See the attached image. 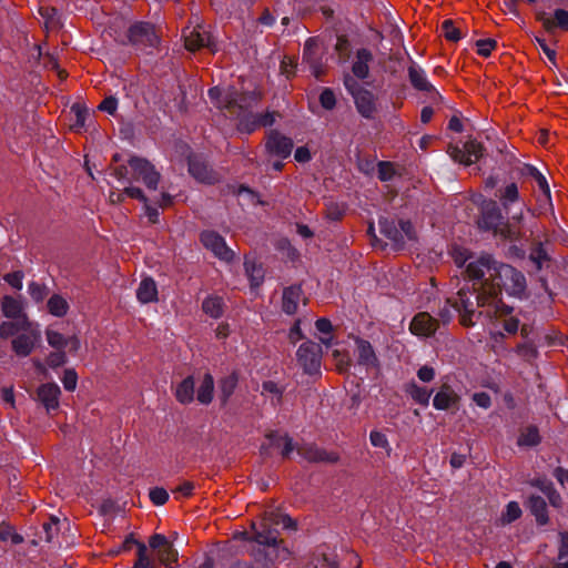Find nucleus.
Returning a JSON list of instances; mask_svg holds the SVG:
<instances>
[{"label":"nucleus","instance_id":"12","mask_svg":"<svg viewBox=\"0 0 568 568\" xmlns=\"http://www.w3.org/2000/svg\"><path fill=\"white\" fill-rule=\"evenodd\" d=\"M320 44L318 38H308L304 43L302 54L303 61L310 65L311 72L316 79H320L324 73L323 54L320 50Z\"/></svg>","mask_w":568,"mask_h":568},{"label":"nucleus","instance_id":"14","mask_svg":"<svg viewBox=\"0 0 568 568\" xmlns=\"http://www.w3.org/2000/svg\"><path fill=\"white\" fill-rule=\"evenodd\" d=\"M61 396V389L54 382L41 384L36 392L34 399L39 402L50 414L52 410L59 408V399Z\"/></svg>","mask_w":568,"mask_h":568},{"label":"nucleus","instance_id":"10","mask_svg":"<svg viewBox=\"0 0 568 568\" xmlns=\"http://www.w3.org/2000/svg\"><path fill=\"white\" fill-rule=\"evenodd\" d=\"M200 241L203 246L211 251L215 257L224 262L234 260L233 250L226 244L225 239L213 230H204L200 234Z\"/></svg>","mask_w":568,"mask_h":568},{"label":"nucleus","instance_id":"50","mask_svg":"<svg viewBox=\"0 0 568 568\" xmlns=\"http://www.w3.org/2000/svg\"><path fill=\"white\" fill-rule=\"evenodd\" d=\"M47 365L52 368L57 369L59 367L64 366L68 363V356L64 349L51 352L47 358H45Z\"/></svg>","mask_w":568,"mask_h":568},{"label":"nucleus","instance_id":"62","mask_svg":"<svg viewBox=\"0 0 568 568\" xmlns=\"http://www.w3.org/2000/svg\"><path fill=\"white\" fill-rule=\"evenodd\" d=\"M344 87L346 89V91L352 95V98L354 99L355 97H357V93L359 91H364L365 88H363L356 80L355 77H352L349 74H346L344 77Z\"/></svg>","mask_w":568,"mask_h":568},{"label":"nucleus","instance_id":"38","mask_svg":"<svg viewBox=\"0 0 568 568\" xmlns=\"http://www.w3.org/2000/svg\"><path fill=\"white\" fill-rule=\"evenodd\" d=\"M202 310L210 317L219 320L224 313V301L220 296L210 295L204 298Z\"/></svg>","mask_w":568,"mask_h":568},{"label":"nucleus","instance_id":"33","mask_svg":"<svg viewBox=\"0 0 568 568\" xmlns=\"http://www.w3.org/2000/svg\"><path fill=\"white\" fill-rule=\"evenodd\" d=\"M405 392L408 396H410V398L415 403L424 407H427L429 405V400L434 389H428L426 387L419 386L415 381H412L408 384H406Z\"/></svg>","mask_w":568,"mask_h":568},{"label":"nucleus","instance_id":"47","mask_svg":"<svg viewBox=\"0 0 568 568\" xmlns=\"http://www.w3.org/2000/svg\"><path fill=\"white\" fill-rule=\"evenodd\" d=\"M45 337L48 344L53 347L55 351L65 349L67 347V337L53 329L47 328Z\"/></svg>","mask_w":568,"mask_h":568},{"label":"nucleus","instance_id":"34","mask_svg":"<svg viewBox=\"0 0 568 568\" xmlns=\"http://www.w3.org/2000/svg\"><path fill=\"white\" fill-rule=\"evenodd\" d=\"M214 396V378L211 373H205L196 392V399L202 405L212 403Z\"/></svg>","mask_w":568,"mask_h":568},{"label":"nucleus","instance_id":"42","mask_svg":"<svg viewBox=\"0 0 568 568\" xmlns=\"http://www.w3.org/2000/svg\"><path fill=\"white\" fill-rule=\"evenodd\" d=\"M158 558L162 565L170 567L172 564L178 562L179 552L173 544L170 542L158 551Z\"/></svg>","mask_w":568,"mask_h":568},{"label":"nucleus","instance_id":"44","mask_svg":"<svg viewBox=\"0 0 568 568\" xmlns=\"http://www.w3.org/2000/svg\"><path fill=\"white\" fill-rule=\"evenodd\" d=\"M28 293L36 303H41L49 294V288L45 284L32 281L28 285Z\"/></svg>","mask_w":568,"mask_h":568},{"label":"nucleus","instance_id":"9","mask_svg":"<svg viewBox=\"0 0 568 568\" xmlns=\"http://www.w3.org/2000/svg\"><path fill=\"white\" fill-rule=\"evenodd\" d=\"M187 171L190 175L200 183L214 185L222 179L221 174L201 155L187 158Z\"/></svg>","mask_w":568,"mask_h":568},{"label":"nucleus","instance_id":"17","mask_svg":"<svg viewBox=\"0 0 568 568\" xmlns=\"http://www.w3.org/2000/svg\"><path fill=\"white\" fill-rule=\"evenodd\" d=\"M185 47L190 51L207 48L212 51L216 50V44L212 34L202 27L194 28L187 37H185Z\"/></svg>","mask_w":568,"mask_h":568},{"label":"nucleus","instance_id":"58","mask_svg":"<svg viewBox=\"0 0 568 568\" xmlns=\"http://www.w3.org/2000/svg\"><path fill=\"white\" fill-rule=\"evenodd\" d=\"M61 382L65 390L73 392L78 383L77 372L73 368L65 369L61 378Z\"/></svg>","mask_w":568,"mask_h":568},{"label":"nucleus","instance_id":"4","mask_svg":"<svg viewBox=\"0 0 568 568\" xmlns=\"http://www.w3.org/2000/svg\"><path fill=\"white\" fill-rule=\"evenodd\" d=\"M262 99L256 90L241 91L234 85L226 88V112L230 115L251 111Z\"/></svg>","mask_w":568,"mask_h":568},{"label":"nucleus","instance_id":"18","mask_svg":"<svg viewBox=\"0 0 568 568\" xmlns=\"http://www.w3.org/2000/svg\"><path fill=\"white\" fill-rule=\"evenodd\" d=\"M495 196L499 200V205L506 212H509L515 204H519L524 200L516 182H509L498 187Z\"/></svg>","mask_w":568,"mask_h":568},{"label":"nucleus","instance_id":"37","mask_svg":"<svg viewBox=\"0 0 568 568\" xmlns=\"http://www.w3.org/2000/svg\"><path fill=\"white\" fill-rule=\"evenodd\" d=\"M245 274L250 280L251 287H260L264 282L265 272L262 264L245 260L244 262Z\"/></svg>","mask_w":568,"mask_h":568},{"label":"nucleus","instance_id":"35","mask_svg":"<svg viewBox=\"0 0 568 568\" xmlns=\"http://www.w3.org/2000/svg\"><path fill=\"white\" fill-rule=\"evenodd\" d=\"M237 120L236 129L240 133L252 134L258 129L256 113L246 111L231 115Z\"/></svg>","mask_w":568,"mask_h":568},{"label":"nucleus","instance_id":"48","mask_svg":"<svg viewBox=\"0 0 568 568\" xmlns=\"http://www.w3.org/2000/svg\"><path fill=\"white\" fill-rule=\"evenodd\" d=\"M124 196H129L131 199L138 200V201L142 202L143 204H146V202L149 201V199L145 196L142 189H140L138 186H133V185L125 186L123 192L118 195L116 201L122 202Z\"/></svg>","mask_w":568,"mask_h":568},{"label":"nucleus","instance_id":"27","mask_svg":"<svg viewBox=\"0 0 568 568\" xmlns=\"http://www.w3.org/2000/svg\"><path fill=\"white\" fill-rule=\"evenodd\" d=\"M1 311L3 316L10 320H23V316H28L22 301L11 295L2 296Z\"/></svg>","mask_w":568,"mask_h":568},{"label":"nucleus","instance_id":"39","mask_svg":"<svg viewBox=\"0 0 568 568\" xmlns=\"http://www.w3.org/2000/svg\"><path fill=\"white\" fill-rule=\"evenodd\" d=\"M541 442L539 429L535 425H529L520 430L517 438V445L519 447H535Z\"/></svg>","mask_w":568,"mask_h":568},{"label":"nucleus","instance_id":"36","mask_svg":"<svg viewBox=\"0 0 568 568\" xmlns=\"http://www.w3.org/2000/svg\"><path fill=\"white\" fill-rule=\"evenodd\" d=\"M248 540L255 541L258 545L277 548L282 542L278 540V531L273 528H264L262 530H255L254 536Z\"/></svg>","mask_w":568,"mask_h":568},{"label":"nucleus","instance_id":"45","mask_svg":"<svg viewBox=\"0 0 568 568\" xmlns=\"http://www.w3.org/2000/svg\"><path fill=\"white\" fill-rule=\"evenodd\" d=\"M523 515L521 508L517 501H509L506 505L505 511L501 515V521L504 524H511L519 519Z\"/></svg>","mask_w":568,"mask_h":568},{"label":"nucleus","instance_id":"31","mask_svg":"<svg viewBox=\"0 0 568 568\" xmlns=\"http://www.w3.org/2000/svg\"><path fill=\"white\" fill-rule=\"evenodd\" d=\"M195 382L192 375L186 376L175 387V398L183 405L191 404L194 400Z\"/></svg>","mask_w":568,"mask_h":568},{"label":"nucleus","instance_id":"52","mask_svg":"<svg viewBox=\"0 0 568 568\" xmlns=\"http://www.w3.org/2000/svg\"><path fill=\"white\" fill-rule=\"evenodd\" d=\"M369 442L376 448H383L390 452V445L386 435L379 430H372L369 434Z\"/></svg>","mask_w":568,"mask_h":568},{"label":"nucleus","instance_id":"61","mask_svg":"<svg viewBox=\"0 0 568 568\" xmlns=\"http://www.w3.org/2000/svg\"><path fill=\"white\" fill-rule=\"evenodd\" d=\"M0 540H10L13 545H19L23 541L21 535L14 532L10 526L0 527Z\"/></svg>","mask_w":568,"mask_h":568},{"label":"nucleus","instance_id":"56","mask_svg":"<svg viewBox=\"0 0 568 568\" xmlns=\"http://www.w3.org/2000/svg\"><path fill=\"white\" fill-rule=\"evenodd\" d=\"M477 53L484 58H488L491 51L496 48L497 41L494 39H480L475 43Z\"/></svg>","mask_w":568,"mask_h":568},{"label":"nucleus","instance_id":"20","mask_svg":"<svg viewBox=\"0 0 568 568\" xmlns=\"http://www.w3.org/2000/svg\"><path fill=\"white\" fill-rule=\"evenodd\" d=\"M302 296L303 288L301 284H292L284 287L282 293V311L286 315L296 314Z\"/></svg>","mask_w":568,"mask_h":568},{"label":"nucleus","instance_id":"1","mask_svg":"<svg viewBox=\"0 0 568 568\" xmlns=\"http://www.w3.org/2000/svg\"><path fill=\"white\" fill-rule=\"evenodd\" d=\"M466 273L473 281L485 280L489 273L488 285L498 288L497 296L504 290L509 296L523 298L527 291L526 276L510 264L497 261L491 254L483 253L466 265Z\"/></svg>","mask_w":568,"mask_h":568},{"label":"nucleus","instance_id":"11","mask_svg":"<svg viewBox=\"0 0 568 568\" xmlns=\"http://www.w3.org/2000/svg\"><path fill=\"white\" fill-rule=\"evenodd\" d=\"M294 142L291 138L277 130H270L266 134L265 151L273 156L287 159L293 151Z\"/></svg>","mask_w":568,"mask_h":568},{"label":"nucleus","instance_id":"53","mask_svg":"<svg viewBox=\"0 0 568 568\" xmlns=\"http://www.w3.org/2000/svg\"><path fill=\"white\" fill-rule=\"evenodd\" d=\"M59 523H60L59 518H57L54 516H51L49 521L43 523L42 528H43V531H44V540L47 542L52 541L54 536L58 534V531H59V527H58Z\"/></svg>","mask_w":568,"mask_h":568},{"label":"nucleus","instance_id":"49","mask_svg":"<svg viewBox=\"0 0 568 568\" xmlns=\"http://www.w3.org/2000/svg\"><path fill=\"white\" fill-rule=\"evenodd\" d=\"M132 568H156V565L150 559L148 555V548L145 545H139L136 560L134 561Z\"/></svg>","mask_w":568,"mask_h":568},{"label":"nucleus","instance_id":"7","mask_svg":"<svg viewBox=\"0 0 568 568\" xmlns=\"http://www.w3.org/2000/svg\"><path fill=\"white\" fill-rule=\"evenodd\" d=\"M322 346L311 339L303 342L296 352V359L307 375L321 374Z\"/></svg>","mask_w":568,"mask_h":568},{"label":"nucleus","instance_id":"25","mask_svg":"<svg viewBox=\"0 0 568 568\" xmlns=\"http://www.w3.org/2000/svg\"><path fill=\"white\" fill-rule=\"evenodd\" d=\"M374 57L371 50L361 48L356 51L355 61L352 65V72L356 79L364 80L369 75V63Z\"/></svg>","mask_w":568,"mask_h":568},{"label":"nucleus","instance_id":"23","mask_svg":"<svg viewBox=\"0 0 568 568\" xmlns=\"http://www.w3.org/2000/svg\"><path fill=\"white\" fill-rule=\"evenodd\" d=\"M536 19L542 23V27L547 31H552L555 28L568 30V11L565 9H556L552 19H549L545 11H538L536 13Z\"/></svg>","mask_w":568,"mask_h":568},{"label":"nucleus","instance_id":"29","mask_svg":"<svg viewBox=\"0 0 568 568\" xmlns=\"http://www.w3.org/2000/svg\"><path fill=\"white\" fill-rule=\"evenodd\" d=\"M136 298L142 304L158 301V286L152 277L143 278L136 288Z\"/></svg>","mask_w":568,"mask_h":568},{"label":"nucleus","instance_id":"6","mask_svg":"<svg viewBox=\"0 0 568 568\" xmlns=\"http://www.w3.org/2000/svg\"><path fill=\"white\" fill-rule=\"evenodd\" d=\"M42 334L40 325L31 321L29 328H23L16 337L11 339V349L19 358L30 356L33 351L40 345Z\"/></svg>","mask_w":568,"mask_h":568},{"label":"nucleus","instance_id":"30","mask_svg":"<svg viewBox=\"0 0 568 568\" xmlns=\"http://www.w3.org/2000/svg\"><path fill=\"white\" fill-rule=\"evenodd\" d=\"M31 326L29 316H23V320H11L0 323V338L8 339L16 337L23 328Z\"/></svg>","mask_w":568,"mask_h":568},{"label":"nucleus","instance_id":"22","mask_svg":"<svg viewBox=\"0 0 568 568\" xmlns=\"http://www.w3.org/2000/svg\"><path fill=\"white\" fill-rule=\"evenodd\" d=\"M526 507L535 517L537 525L545 526L549 523L547 501L539 495H530L527 498Z\"/></svg>","mask_w":568,"mask_h":568},{"label":"nucleus","instance_id":"21","mask_svg":"<svg viewBox=\"0 0 568 568\" xmlns=\"http://www.w3.org/2000/svg\"><path fill=\"white\" fill-rule=\"evenodd\" d=\"M459 399V395L452 388V386L444 384L435 394L433 398V406L437 410H448L456 407Z\"/></svg>","mask_w":568,"mask_h":568},{"label":"nucleus","instance_id":"41","mask_svg":"<svg viewBox=\"0 0 568 568\" xmlns=\"http://www.w3.org/2000/svg\"><path fill=\"white\" fill-rule=\"evenodd\" d=\"M464 151L466 152L465 165H470L471 163L478 161L484 154V148L477 141L466 142L464 145Z\"/></svg>","mask_w":568,"mask_h":568},{"label":"nucleus","instance_id":"63","mask_svg":"<svg viewBox=\"0 0 568 568\" xmlns=\"http://www.w3.org/2000/svg\"><path fill=\"white\" fill-rule=\"evenodd\" d=\"M24 273L22 271H14L3 276V280L13 288L20 291L22 288V281Z\"/></svg>","mask_w":568,"mask_h":568},{"label":"nucleus","instance_id":"19","mask_svg":"<svg viewBox=\"0 0 568 568\" xmlns=\"http://www.w3.org/2000/svg\"><path fill=\"white\" fill-rule=\"evenodd\" d=\"M354 104L357 110V112L363 116L364 119L372 120L375 118V114L377 112V105H376V97L374 93L367 89L364 91H359L357 93V97L354 99Z\"/></svg>","mask_w":568,"mask_h":568},{"label":"nucleus","instance_id":"57","mask_svg":"<svg viewBox=\"0 0 568 568\" xmlns=\"http://www.w3.org/2000/svg\"><path fill=\"white\" fill-rule=\"evenodd\" d=\"M150 500L155 506H162L169 500V493L162 487H153L149 491Z\"/></svg>","mask_w":568,"mask_h":568},{"label":"nucleus","instance_id":"3","mask_svg":"<svg viewBox=\"0 0 568 568\" xmlns=\"http://www.w3.org/2000/svg\"><path fill=\"white\" fill-rule=\"evenodd\" d=\"M126 42L136 50L155 49L160 44V37L155 31L153 23L148 21H136L132 23L126 31Z\"/></svg>","mask_w":568,"mask_h":568},{"label":"nucleus","instance_id":"64","mask_svg":"<svg viewBox=\"0 0 568 568\" xmlns=\"http://www.w3.org/2000/svg\"><path fill=\"white\" fill-rule=\"evenodd\" d=\"M496 235H499L500 237L510 241H518L520 239V233L513 230L509 226L508 222L505 221L504 224L499 227V231L497 232Z\"/></svg>","mask_w":568,"mask_h":568},{"label":"nucleus","instance_id":"54","mask_svg":"<svg viewBox=\"0 0 568 568\" xmlns=\"http://www.w3.org/2000/svg\"><path fill=\"white\" fill-rule=\"evenodd\" d=\"M320 103L325 110H333L336 105V97L331 88H325L320 94Z\"/></svg>","mask_w":568,"mask_h":568},{"label":"nucleus","instance_id":"60","mask_svg":"<svg viewBox=\"0 0 568 568\" xmlns=\"http://www.w3.org/2000/svg\"><path fill=\"white\" fill-rule=\"evenodd\" d=\"M531 487L539 489L545 496L555 488L554 483L545 476L535 477L529 481Z\"/></svg>","mask_w":568,"mask_h":568},{"label":"nucleus","instance_id":"8","mask_svg":"<svg viewBox=\"0 0 568 568\" xmlns=\"http://www.w3.org/2000/svg\"><path fill=\"white\" fill-rule=\"evenodd\" d=\"M129 165L133 171V179L141 181L151 191H155L159 186L161 174L155 166L146 159L131 156Z\"/></svg>","mask_w":568,"mask_h":568},{"label":"nucleus","instance_id":"2","mask_svg":"<svg viewBox=\"0 0 568 568\" xmlns=\"http://www.w3.org/2000/svg\"><path fill=\"white\" fill-rule=\"evenodd\" d=\"M497 292L498 288L488 285V280L475 281L471 288H460L452 304L460 315V324L465 327L474 326L486 312H490L491 307L496 308Z\"/></svg>","mask_w":568,"mask_h":568},{"label":"nucleus","instance_id":"51","mask_svg":"<svg viewBox=\"0 0 568 568\" xmlns=\"http://www.w3.org/2000/svg\"><path fill=\"white\" fill-rule=\"evenodd\" d=\"M396 171L392 162L388 161H378L377 162V178L382 182L392 181L395 176Z\"/></svg>","mask_w":568,"mask_h":568},{"label":"nucleus","instance_id":"32","mask_svg":"<svg viewBox=\"0 0 568 568\" xmlns=\"http://www.w3.org/2000/svg\"><path fill=\"white\" fill-rule=\"evenodd\" d=\"M408 79L414 89L425 91L433 89V84L428 81L426 72L413 62L408 67Z\"/></svg>","mask_w":568,"mask_h":568},{"label":"nucleus","instance_id":"13","mask_svg":"<svg viewBox=\"0 0 568 568\" xmlns=\"http://www.w3.org/2000/svg\"><path fill=\"white\" fill-rule=\"evenodd\" d=\"M297 454L310 463L335 464L339 460L338 454L327 452L315 443H303L297 446Z\"/></svg>","mask_w":568,"mask_h":568},{"label":"nucleus","instance_id":"24","mask_svg":"<svg viewBox=\"0 0 568 568\" xmlns=\"http://www.w3.org/2000/svg\"><path fill=\"white\" fill-rule=\"evenodd\" d=\"M239 385V373L236 371H232L230 374L223 376L217 382L219 388V399L221 406H226L230 398L234 394L236 387Z\"/></svg>","mask_w":568,"mask_h":568},{"label":"nucleus","instance_id":"26","mask_svg":"<svg viewBox=\"0 0 568 568\" xmlns=\"http://www.w3.org/2000/svg\"><path fill=\"white\" fill-rule=\"evenodd\" d=\"M357 346V362L359 365L365 367H377L378 358L372 346V344L363 338L357 337L355 339Z\"/></svg>","mask_w":568,"mask_h":568},{"label":"nucleus","instance_id":"46","mask_svg":"<svg viewBox=\"0 0 568 568\" xmlns=\"http://www.w3.org/2000/svg\"><path fill=\"white\" fill-rule=\"evenodd\" d=\"M207 95L212 103L220 109L221 111H226V102H225V95H226V89H222L220 87H213L209 89Z\"/></svg>","mask_w":568,"mask_h":568},{"label":"nucleus","instance_id":"5","mask_svg":"<svg viewBox=\"0 0 568 568\" xmlns=\"http://www.w3.org/2000/svg\"><path fill=\"white\" fill-rule=\"evenodd\" d=\"M478 210L477 227L483 232L497 234L499 227L504 224V209L495 200L483 199Z\"/></svg>","mask_w":568,"mask_h":568},{"label":"nucleus","instance_id":"15","mask_svg":"<svg viewBox=\"0 0 568 568\" xmlns=\"http://www.w3.org/2000/svg\"><path fill=\"white\" fill-rule=\"evenodd\" d=\"M438 328V322L427 312L417 313L409 323V331L419 337H430Z\"/></svg>","mask_w":568,"mask_h":568},{"label":"nucleus","instance_id":"40","mask_svg":"<svg viewBox=\"0 0 568 568\" xmlns=\"http://www.w3.org/2000/svg\"><path fill=\"white\" fill-rule=\"evenodd\" d=\"M48 312L57 317L64 316L69 311V304L60 294H53L47 303Z\"/></svg>","mask_w":568,"mask_h":568},{"label":"nucleus","instance_id":"16","mask_svg":"<svg viewBox=\"0 0 568 568\" xmlns=\"http://www.w3.org/2000/svg\"><path fill=\"white\" fill-rule=\"evenodd\" d=\"M549 240H535L530 245L528 260L534 264L536 272H540L548 263L552 262V256L548 250Z\"/></svg>","mask_w":568,"mask_h":568},{"label":"nucleus","instance_id":"28","mask_svg":"<svg viewBox=\"0 0 568 568\" xmlns=\"http://www.w3.org/2000/svg\"><path fill=\"white\" fill-rule=\"evenodd\" d=\"M378 223L381 233L389 241H392L397 250L403 248L405 246L403 232L398 230V226L394 220H388L384 217L379 219Z\"/></svg>","mask_w":568,"mask_h":568},{"label":"nucleus","instance_id":"55","mask_svg":"<svg viewBox=\"0 0 568 568\" xmlns=\"http://www.w3.org/2000/svg\"><path fill=\"white\" fill-rule=\"evenodd\" d=\"M537 207L539 214H546L547 212H550L554 215L551 192L542 193L537 196Z\"/></svg>","mask_w":568,"mask_h":568},{"label":"nucleus","instance_id":"59","mask_svg":"<svg viewBox=\"0 0 568 568\" xmlns=\"http://www.w3.org/2000/svg\"><path fill=\"white\" fill-rule=\"evenodd\" d=\"M71 111L74 113L75 116L73 128H84L85 119L88 116V110L84 106L77 103L71 106Z\"/></svg>","mask_w":568,"mask_h":568},{"label":"nucleus","instance_id":"43","mask_svg":"<svg viewBox=\"0 0 568 568\" xmlns=\"http://www.w3.org/2000/svg\"><path fill=\"white\" fill-rule=\"evenodd\" d=\"M442 32L447 41L457 42L463 36L460 30L455 26L450 19L444 20L442 23Z\"/></svg>","mask_w":568,"mask_h":568}]
</instances>
